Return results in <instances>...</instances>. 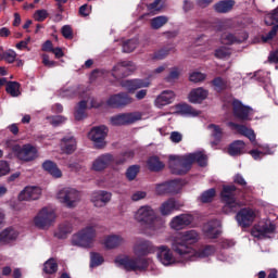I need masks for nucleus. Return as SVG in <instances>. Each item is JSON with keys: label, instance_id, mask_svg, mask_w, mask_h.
<instances>
[{"label": "nucleus", "instance_id": "f257e3e1", "mask_svg": "<svg viewBox=\"0 0 278 278\" xmlns=\"http://www.w3.org/2000/svg\"><path fill=\"white\" fill-rule=\"evenodd\" d=\"M199 240L197 230L181 232L172 240V251L188 262H197V260H203L216 253L214 245H203L199 250L193 249L192 245L197 244Z\"/></svg>", "mask_w": 278, "mask_h": 278}, {"label": "nucleus", "instance_id": "f03ea898", "mask_svg": "<svg viewBox=\"0 0 278 278\" xmlns=\"http://www.w3.org/2000/svg\"><path fill=\"white\" fill-rule=\"evenodd\" d=\"M194 162L199 166H207V155L203 152L189 153L182 156L169 155V168L174 175H186Z\"/></svg>", "mask_w": 278, "mask_h": 278}, {"label": "nucleus", "instance_id": "7ed1b4c3", "mask_svg": "<svg viewBox=\"0 0 278 278\" xmlns=\"http://www.w3.org/2000/svg\"><path fill=\"white\" fill-rule=\"evenodd\" d=\"M236 185H227L222 190V201L225 203L223 212L225 214H233L242 207V202L236 199Z\"/></svg>", "mask_w": 278, "mask_h": 278}, {"label": "nucleus", "instance_id": "20e7f679", "mask_svg": "<svg viewBox=\"0 0 278 278\" xmlns=\"http://www.w3.org/2000/svg\"><path fill=\"white\" fill-rule=\"evenodd\" d=\"M94 238H97V230L94 229V226H87L73 236L72 244L73 247L91 249L92 244H94Z\"/></svg>", "mask_w": 278, "mask_h": 278}, {"label": "nucleus", "instance_id": "39448f33", "mask_svg": "<svg viewBox=\"0 0 278 278\" xmlns=\"http://www.w3.org/2000/svg\"><path fill=\"white\" fill-rule=\"evenodd\" d=\"M56 199L65 207H77V203L81 201V192L75 188L65 187L56 193Z\"/></svg>", "mask_w": 278, "mask_h": 278}, {"label": "nucleus", "instance_id": "423d86ee", "mask_svg": "<svg viewBox=\"0 0 278 278\" xmlns=\"http://www.w3.org/2000/svg\"><path fill=\"white\" fill-rule=\"evenodd\" d=\"M135 220L137 223H141L142 225H148L149 229L155 231V225H157V216L155 215V211L149 206H140L135 213Z\"/></svg>", "mask_w": 278, "mask_h": 278}, {"label": "nucleus", "instance_id": "0eeeda50", "mask_svg": "<svg viewBox=\"0 0 278 278\" xmlns=\"http://www.w3.org/2000/svg\"><path fill=\"white\" fill-rule=\"evenodd\" d=\"M117 266H123L125 270L138 273V270H147V260L144 258H131L129 256L115 258Z\"/></svg>", "mask_w": 278, "mask_h": 278}, {"label": "nucleus", "instance_id": "6e6552de", "mask_svg": "<svg viewBox=\"0 0 278 278\" xmlns=\"http://www.w3.org/2000/svg\"><path fill=\"white\" fill-rule=\"evenodd\" d=\"M55 211L43 207L34 218V225L38 229H49L55 223Z\"/></svg>", "mask_w": 278, "mask_h": 278}, {"label": "nucleus", "instance_id": "1a4fd4ad", "mask_svg": "<svg viewBox=\"0 0 278 278\" xmlns=\"http://www.w3.org/2000/svg\"><path fill=\"white\" fill-rule=\"evenodd\" d=\"M12 151L22 162H34L38 157V149L31 146V143L24 144L23 147L15 144L12 147Z\"/></svg>", "mask_w": 278, "mask_h": 278}, {"label": "nucleus", "instance_id": "9d476101", "mask_svg": "<svg viewBox=\"0 0 278 278\" xmlns=\"http://www.w3.org/2000/svg\"><path fill=\"white\" fill-rule=\"evenodd\" d=\"M131 103H134V98L127 92L112 94L106 100L108 108H112L113 110H122L123 108H127V105H131Z\"/></svg>", "mask_w": 278, "mask_h": 278}, {"label": "nucleus", "instance_id": "9b49d317", "mask_svg": "<svg viewBox=\"0 0 278 278\" xmlns=\"http://www.w3.org/2000/svg\"><path fill=\"white\" fill-rule=\"evenodd\" d=\"M111 125L115 127H121L123 125H134L138 121H142V113L132 112V113H122L111 117Z\"/></svg>", "mask_w": 278, "mask_h": 278}, {"label": "nucleus", "instance_id": "f8f14e48", "mask_svg": "<svg viewBox=\"0 0 278 278\" xmlns=\"http://www.w3.org/2000/svg\"><path fill=\"white\" fill-rule=\"evenodd\" d=\"M156 257L163 266H174L177 263V258L173 253V250L168 245H160L156 248Z\"/></svg>", "mask_w": 278, "mask_h": 278}, {"label": "nucleus", "instance_id": "ddd939ff", "mask_svg": "<svg viewBox=\"0 0 278 278\" xmlns=\"http://www.w3.org/2000/svg\"><path fill=\"white\" fill-rule=\"evenodd\" d=\"M108 137V127L97 126L89 131V138L92 140L97 149L105 147V138Z\"/></svg>", "mask_w": 278, "mask_h": 278}, {"label": "nucleus", "instance_id": "4468645a", "mask_svg": "<svg viewBox=\"0 0 278 278\" xmlns=\"http://www.w3.org/2000/svg\"><path fill=\"white\" fill-rule=\"evenodd\" d=\"M278 8H276L271 13L267 14L265 16V24L270 26L274 25L271 30L268 33L267 36H262V41L263 42H270L277 36L278 31Z\"/></svg>", "mask_w": 278, "mask_h": 278}, {"label": "nucleus", "instance_id": "2eb2a0df", "mask_svg": "<svg viewBox=\"0 0 278 278\" xmlns=\"http://www.w3.org/2000/svg\"><path fill=\"white\" fill-rule=\"evenodd\" d=\"M136 71V64L131 61H123L113 67V77L121 79V77H127Z\"/></svg>", "mask_w": 278, "mask_h": 278}, {"label": "nucleus", "instance_id": "dca6fc26", "mask_svg": "<svg viewBox=\"0 0 278 278\" xmlns=\"http://www.w3.org/2000/svg\"><path fill=\"white\" fill-rule=\"evenodd\" d=\"M257 215L255 214V211L253 208H241L237 215L236 220L240 227H251L253 225V220H255V217Z\"/></svg>", "mask_w": 278, "mask_h": 278}, {"label": "nucleus", "instance_id": "f3484780", "mask_svg": "<svg viewBox=\"0 0 278 278\" xmlns=\"http://www.w3.org/2000/svg\"><path fill=\"white\" fill-rule=\"evenodd\" d=\"M112 164H116L114 155L110 153H105V154H101L93 161L91 168L97 173H101V170H105V168H108L109 166H112Z\"/></svg>", "mask_w": 278, "mask_h": 278}, {"label": "nucleus", "instance_id": "a211bd4d", "mask_svg": "<svg viewBox=\"0 0 278 278\" xmlns=\"http://www.w3.org/2000/svg\"><path fill=\"white\" fill-rule=\"evenodd\" d=\"M275 231V225L270 222H261L256 226L252 228V236L253 238H257V240H262L266 238L268 233H273Z\"/></svg>", "mask_w": 278, "mask_h": 278}, {"label": "nucleus", "instance_id": "6ab92c4d", "mask_svg": "<svg viewBox=\"0 0 278 278\" xmlns=\"http://www.w3.org/2000/svg\"><path fill=\"white\" fill-rule=\"evenodd\" d=\"M155 247H153V243L148 240L139 239L136 241L134 247V253L138 257H142L144 255H149V253H154Z\"/></svg>", "mask_w": 278, "mask_h": 278}, {"label": "nucleus", "instance_id": "aec40b11", "mask_svg": "<svg viewBox=\"0 0 278 278\" xmlns=\"http://www.w3.org/2000/svg\"><path fill=\"white\" fill-rule=\"evenodd\" d=\"M42 194V189L36 186H28L21 191L18 199L20 201H38Z\"/></svg>", "mask_w": 278, "mask_h": 278}, {"label": "nucleus", "instance_id": "412c9836", "mask_svg": "<svg viewBox=\"0 0 278 278\" xmlns=\"http://www.w3.org/2000/svg\"><path fill=\"white\" fill-rule=\"evenodd\" d=\"M251 108L242 104L239 100L232 101V112L233 116L236 118H239V121H249V116L251 114Z\"/></svg>", "mask_w": 278, "mask_h": 278}, {"label": "nucleus", "instance_id": "4be33fe9", "mask_svg": "<svg viewBox=\"0 0 278 278\" xmlns=\"http://www.w3.org/2000/svg\"><path fill=\"white\" fill-rule=\"evenodd\" d=\"M112 201V193L108 191H94L91 194V202L93 203L94 207H105L108 203Z\"/></svg>", "mask_w": 278, "mask_h": 278}, {"label": "nucleus", "instance_id": "5701e85b", "mask_svg": "<svg viewBox=\"0 0 278 278\" xmlns=\"http://www.w3.org/2000/svg\"><path fill=\"white\" fill-rule=\"evenodd\" d=\"M249 34L245 31H241L238 35H233L231 33H224L220 37L222 45H240L248 40Z\"/></svg>", "mask_w": 278, "mask_h": 278}, {"label": "nucleus", "instance_id": "b1692460", "mask_svg": "<svg viewBox=\"0 0 278 278\" xmlns=\"http://www.w3.org/2000/svg\"><path fill=\"white\" fill-rule=\"evenodd\" d=\"M181 207H184V204L179 203L175 198H170L161 204L160 212L162 216H170L173 212H177Z\"/></svg>", "mask_w": 278, "mask_h": 278}, {"label": "nucleus", "instance_id": "393cba45", "mask_svg": "<svg viewBox=\"0 0 278 278\" xmlns=\"http://www.w3.org/2000/svg\"><path fill=\"white\" fill-rule=\"evenodd\" d=\"M191 223H192V215L181 214L172 219L170 227L172 229L179 231L185 227H188V225H190Z\"/></svg>", "mask_w": 278, "mask_h": 278}, {"label": "nucleus", "instance_id": "a878e982", "mask_svg": "<svg viewBox=\"0 0 278 278\" xmlns=\"http://www.w3.org/2000/svg\"><path fill=\"white\" fill-rule=\"evenodd\" d=\"M207 94H210V91L203 87H199L189 92L188 100L190 103H203L207 99Z\"/></svg>", "mask_w": 278, "mask_h": 278}, {"label": "nucleus", "instance_id": "bb28decb", "mask_svg": "<svg viewBox=\"0 0 278 278\" xmlns=\"http://www.w3.org/2000/svg\"><path fill=\"white\" fill-rule=\"evenodd\" d=\"M220 223L218 220H211L203 226V231L206 238L214 240L220 236V229H218Z\"/></svg>", "mask_w": 278, "mask_h": 278}, {"label": "nucleus", "instance_id": "cd10ccee", "mask_svg": "<svg viewBox=\"0 0 278 278\" xmlns=\"http://www.w3.org/2000/svg\"><path fill=\"white\" fill-rule=\"evenodd\" d=\"M228 127H231L232 129L238 131V134H240L241 136L249 138V140L251 142H255V131L253 129L247 127L245 125H240V124H236L233 122H229Z\"/></svg>", "mask_w": 278, "mask_h": 278}, {"label": "nucleus", "instance_id": "c85d7f7f", "mask_svg": "<svg viewBox=\"0 0 278 278\" xmlns=\"http://www.w3.org/2000/svg\"><path fill=\"white\" fill-rule=\"evenodd\" d=\"M175 101V91L165 90L159 94L155 99L156 108H164V105H170Z\"/></svg>", "mask_w": 278, "mask_h": 278}, {"label": "nucleus", "instance_id": "c756f323", "mask_svg": "<svg viewBox=\"0 0 278 278\" xmlns=\"http://www.w3.org/2000/svg\"><path fill=\"white\" fill-rule=\"evenodd\" d=\"M18 238V231L14 228H5L0 232V244H10Z\"/></svg>", "mask_w": 278, "mask_h": 278}, {"label": "nucleus", "instance_id": "7c9ffc66", "mask_svg": "<svg viewBox=\"0 0 278 278\" xmlns=\"http://www.w3.org/2000/svg\"><path fill=\"white\" fill-rule=\"evenodd\" d=\"M124 243H125V239L123 237H121V235L108 236L103 242L105 249H116V248L121 247V244H124Z\"/></svg>", "mask_w": 278, "mask_h": 278}, {"label": "nucleus", "instance_id": "2f4dec72", "mask_svg": "<svg viewBox=\"0 0 278 278\" xmlns=\"http://www.w3.org/2000/svg\"><path fill=\"white\" fill-rule=\"evenodd\" d=\"M61 149L63 153L71 154L77 149V141L74 137H65L61 141Z\"/></svg>", "mask_w": 278, "mask_h": 278}, {"label": "nucleus", "instance_id": "473e14b6", "mask_svg": "<svg viewBox=\"0 0 278 278\" xmlns=\"http://www.w3.org/2000/svg\"><path fill=\"white\" fill-rule=\"evenodd\" d=\"M42 168L55 179H60V177H62V170L58 168V164L53 163L52 161H45Z\"/></svg>", "mask_w": 278, "mask_h": 278}, {"label": "nucleus", "instance_id": "72a5a7b5", "mask_svg": "<svg viewBox=\"0 0 278 278\" xmlns=\"http://www.w3.org/2000/svg\"><path fill=\"white\" fill-rule=\"evenodd\" d=\"M247 148V144L242 140H237L233 141L229 148H228V153L232 157H236V155H242L244 153V149Z\"/></svg>", "mask_w": 278, "mask_h": 278}, {"label": "nucleus", "instance_id": "f704fd0d", "mask_svg": "<svg viewBox=\"0 0 278 278\" xmlns=\"http://www.w3.org/2000/svg\"><path fill=\"white\" fill-rule=\"evenodd\" d=\"M176 109L177 113L182 116H199L201 114V112L194 110L190 104H178Z\"/></svg>", "mask_w": 278, "mask_h": 278}, {"label": "nucleus", "instance_id": "c9c22d12", "mask_svg": "<svg viewBox=\"0 0 278 278\" xmlns=\"http://www.w3.org/2000/svg\"><path fill=\"white\" fill-rule=\"evenodd\" d=\"M73 231V225L68 222H65L59 226L58 231L54 233L55 238H59L60 240L66 238L68 233Z\"/></svg>", "mask_w": 278, "mask_h": 278}, {"label": "nucleus", "instance_id": "e433bc0d", "mask_svg": "<svg viewBox=\"0 0 278 278\" xmlns=\"http://www.w3.org/2000/svg\"><path fill=\"white\" fill-rule=\"evenodd\" d=\"M233 8V1L231 0H223L217 2L214 5V10L218 12L219 14H226V12H230Z\"/></svg>", "mask_w": 278, "mask_h": 278}, {"label": "nucleus", "instance_id": "4c0bfd02", "mask_svg": "<svg viewBox=\"0 0 278 278\" xmlns=\"http://www.w3.org/2000/svg\"><path fill=\"white\" fill-rule=\"evenodd\" d=\"M149 170L157 173L164 168V163L157 156H151L147 162Z\"/></svg>", "mask_w": 278, "mask_h": 278}, {"label": "nucleus", "instance_id": "58836bf2", "mask_svg": "<svg viewBox=\"0 0 278 278\" xmlns=\"http://www.w3.org/2000/svg\"><path fill=\"white\" fill-rule=\"evenodd\" d=\"M166 23H168V16L160 15V16L153 17L151 20L150 27L152 29H162V27H164V25H166Z\"/></svg>", "mask_w": 278, "mask_h": 278}, {"label": "nucleus", "instance_id": "ea45409f", "mask_svg": "<svg viewBox=\"0 0 278 278\" xmlns=\"http://www.w3.org/2000/svg\"><path fill=\"white\" fill-rule=\"evenodd\" d=\"M5 91L11 97H21V84L17 81H9L7 83Z\"/></svg>", "mask_w": 278, "mask_h": 278}, {"label": "nucleus", "instance_id": "a19ab883", "mask_svg": "<svg viewBox=\"0 0 278 278\" xmlns=\"http://www.w3.org/2000/svg\"><path fill=\"white\" fill-rule=\"evenodd\" d=\"M215 197H216V189L211 188L202 192V194L198 198V201H200V203H212Z\"/></svg>", "mask_w": 278, "mask_h": 278}, {"label": "nucleus", "instance_id": "79ce46f5", "mask_svg": "<svg viewBox=\"0 0 278 278\" xmlns=\"http://www.w3.org/2000/svg\"><path fill=\"white\" fill-rule=\"evenodd\" d=\"M207 129H210L212 138H214L216 142H220L223 139V128L216 124H210Z\"/></svg>", "mask_w": 278, "mask_h": 278}, {"label": "nucleus", "instance_id": "37998d69", "mask_svg": "<svg viewBox=\"0 0 278 278\" xmlns=\"http://www.w3.org/2000/svg\"><path fill=\"white\" fill-rule=\"evenodd\" d=\"M43 271L46 275H55L58 273V263L50 258L43 264Z\"/></svg>", "mask_w": 278, "mask_h": 278}, {"label": "nucleus", "instance_id": "c03bdc74", "mask_svg": "<svg viewBox=\"0 0 278 278\" xmlns=\"http://www.w3.org/2000/svg\"><path fill=\"white\" fill-rule=\"evenodd\" d=\"M86 108H87L86 100H83L78 103V106L76 108V111H75L76 121H84V118H86Z\"/></svg>", "mask_w": 278, "mask_h": 278}, {"label": "nucleus", "instance_id": "a18cd8bd", "mask_svg": "<svg viewBox=\"0 0 278 278\" xmlns=\"http://www.w3.org/2000/svg\"><path fill=\"white\" fill-rule=\"evenodd\" d=\"M137 47H138V40L129 39L128 41L124 42L123 52L124 53H131L132 51H136Z\"/></svg>", "mask_w": 278, "mask_h": 278}, {"label": "nucleus", "instance_id": "49530a36", "mask_svg": "<svg viewBox=\"0 0 278 278\" xmlns=\"http://www.w3.org/2000/svg\"><path fill=\"white\" fill-rule=\"evenodd\" d=\"M121 86L122 88H125L130 94H134V92L138 90L135 79L124 80L122 81Z\"/></svg>", "mask_w": 278, "mask_h": 278}, {"label": "nucleus", "instance_id": "de8ad7c7", "mask_svg": "<svg viewBox=\"0 0 278 278\" xmlns=\"http://www.w3.org/2000/svg\"><path fill=\"white\" fill-rule=\"evenodd\" d=\"M138 173H140V166L132 165L127 168L126 177L129 181H134V179H136V177H138Z\"/></svg>", "mask_w": 278, "mask_h": 278}, {"label": "nucleus", "instance_id": "09e8293b", "mask_svg": "<svg viewBox=\"0 0 278 278\" xmlns=\"http://www.w3.org/2000/svg\"><path fill=\"white\" fill-rule=\"evenodd\" d=\"M90 257H91L90 266L92 268H94V266H101V264H103L104 262L103 256L97 252H91Z\"/></svg>", "mask_w": 278, "mask_h": 278}, {"label": "nucleus", "instance_id": "8fccbe9b", "mask_svg": "<svg viewBox=\"0 0 278 278\" xmlns=\"http://www.w3.org/2000/svg\"><path fill=\"white\" fill-rule=\"evenodd\" d=\"M169 194H177L181 190V181L172 180L167 182Z\"/></svg>", "mask_w": 278, "mask_h": 278}, {"label": "nucleus", "instance_id": "3c124183", "mask_svg": "<svg viewBox=\"0 0 278 278\" xmlns=\"http://www.w3.org/2000/svg\"><path fill=\"white\" fill-rule=\"evenodd\" d=\"M149 12H162L164 10V4H162V0H154L152 3L147 4Z\"/></svg>", "mask_w": 278, "mask_h": 278}, {"label": "nucleus", "instance_id": "603ef678", "mask_svg": "<svg viewBox=\"0 0 278 278\" xmlns=\"http://www.w3.org/2000/svg\"><path fill=\"white\" fill-rule=\"evenodd\" d=\"M16 51L10 49L3 52L4 62L8 64H14L16 62Z\"/></svg>", "mask_w": 278, "mask_h": 278}, {"label": "nucleus", "instance_id": "864d4df0", "mask_svg": "<svg viewBox=\"0 0 278 278\" xmlns=\"http://www.w3.org/2000/svg\"><path fill=\"white\" fill-rule=\"evenodd\" d=\"M212 84L216 88V90H226V88L228 87L227 80L224 79L223 77H216L212 81Z\"/></svg>", "mask_w": 278, "mask_h": 278}, {"label": "nucleus", "instance_id": "5fc2aeb1", "mask_svg": "<svg viewBox=\"0 0 278 278\" xmlns=\"http://www.w3.org/2000/svg\"><path fill=\"white\" fill-rule=\"evenodd\" d=\"M48 17H49V12H47V10L45 9L37 10L34 14V18L35 21H38V23H42L43 21H47Z\"/></svg>", "mask_w": 278, "mask_h": 278}, {"label": "nucleus", "instance_id": "6e6d98bb", "mask_svg": "<svg viewBox=\"0 0 278 278\" xmlns=\"http://www.w3.org/2000/svg\"><path fill=\"white\" fill-rule=\"evenodd\" d=\"M49 123L52 124L53 127H58L62 125V123H66V118L62 115H55L47 117Z\"/></svg>", "mask_w": 278, "mask_h": 278}, {"label": "nucleus", "instance_id": "4d7b16f0", "mask_svg": "<svg viewBox=\"0 0 278 278\" xmlns=\"http://www.w3.org/2000/svg\"><path fill=\"white\" fill-rule=\"evenodd\" d=\"M131 159H134V151H127L119 159H115V164L118 166L121 164H125L127 160Z\"/></svg>", "mask_w": 278, "mask_h": 278}, {"label": "nucleus", "instance_id": "13d9d810", "mask_svg": "<svg viewBox=\"0 0 278 278\" xmlns=\"http://www.w3.org/2000/svg\"><path fill=\"white\" fill-rule=\"evenodd\" d=\"M205 77H206V75L201 72H193L189 76V79H190V81H193V84H199V81H205Z\"/></svg>", "mask_w": 278, "mask_h": 278}, {"label": "nucleus", "instance_id": "bf43d9fd", "mask_svg": "<svg viewBox=\"0 0 278 278\" xmlns=\"http://www.w3.org/2000/svg\"><path fill=\"white\" fill-rule=\"evenodd\" d=\"M61 34L66 40H73V27L71 25H64L61 28Z\"/></svg>", "mask_w": 278, "mask_h": 278}, {"label": "nucleus", "instance_id": "052dcab7", "mask_svg": "<svg viewBox=\"0 0 278 278\" xmlns=\"http://www.w3.org/2000/svg\"><path fill=\"white\" fill-rule=\"evenodd\" d=\"M155 192L159 195L169 194L168 182H162V184L156 185Z\"/></svg>", "mask_w": 278, "mask_h": 278}, {"label": "nucleus", "instance_id": "680f3d73", "mask_svg": "<svg viewBox=\"0 0 278 278\" xmlns=\"http://www.w3.org/2000/svg\"><path fill=\"white\" fill-rule=\"evenodd\" d=\"M229 55H231V52L225 47L219 48L215 51V56L219 60H223L224 58H229Z\"/></svg>", "mask_w": 278, "mask_h": 278}, {"label": "nucleus", "instance_id": "e2e57ef3", "mask_svg": "<svg viewBox=\"0 0 278 278\" xmlns=\"http://www.w3.org/2000/svg\"><path fill=\"white\" fill-rule=\"evenodd\" d=\"M169 140L174 144H179V142H181V140H184V135L179 131H172L170 136H169Z\"/></svg>", "mask_w": 278, "mask_h": 278}, {"label": "nucleus", "instance_id": "0e129e2a", "mask_svg": "<svg viewBox=\"0 0 278 278\" xmlns=\"http://www.w3.org/2000/svg\"><path fill=\"white\" fill-rule=\"evenodd\" d=\"M135 84L137 86V90H140V88H149L151 86V81L149 79H135Z\"/></svg>", "mask_w": 278, "mask_h": 278}, {"label": "nucleus", "instance_id": "69168bd1", "mask_svg": "<svg viewBox=\"0 0 278 278\" xmlns=\"http://www.w3.org/2000/svg\"><path fill=\"white\" fill-rule=\"evenodd\" d=\"M10 173V164L5 161H0V177H3Z\"/></svg>", "mask_w": 278, "mask_h": 278}, {"label": "nucleus", "instance_id": "338daca9", "mask_svg": "<svg viewBox=\"0 0 278 278\" xmlns=\"http://www.w3.org/2000/svg\"><path fill=\"white\" fill-rule=\"evenodd\" d=\"M42 64L48 68H53V66H58V62L49 60L48 54H42Z\"/></svg>", "mask_w": 278, "mask_h": 278}, {"label": "nucleus", "instance_id": "774afa93", "mask_svg": "<svg viewBox=\"0 0 278 278\" xmlns=\"http://www.w3.org/2000/svg\"><path fill=\"white\" fill-rule=\"evenodd\" d=\"M179 79V70L177 67L172 68L169 75L166 77V81H175Z\"/></svg>", "mask_w": 278, "mask_h": 278}]
</instances>
